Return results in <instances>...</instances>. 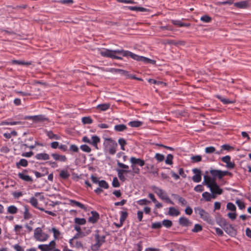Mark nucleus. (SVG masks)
I'll return each mask as SVG.
<instances>
[{
  "label": "nucleus",
  "instance_id": "1",
  "mask_svg": "<svg viewBox=\"0 0 251 251\" xmlns=\"http://www.w3.org/2000/svg\"><path fill=\"white\" fill-rule=\"evenodd\" d=\"M100 54L105 57H109L112 59L122 60V56H130L132 59L138 61H141L145 64H155L156 61L142 56H139L129 51L124 50H110L108 49H103L100 50Z\"/></svg>",
  "mask_w": 251,
  "mask_h": 251
},
{
  "label": "nucleus",
  "instance_id": "2",
  "mask_svg": "<svg viewBox=\"0 0 251 251\" xmlns=\"http://www.w3.org/2000/svg\"><path fill=\"white\" fill-rule=\"evenodd\" d=\"M103 146L106 152H108L109 154L112 155L116 153L118 145L116 142L114 140L110 138H105Z\"/></svg>",
  "mask_w": 251,
  "mask_h": 251
},
{
  "label": "nucleus",
  "instance_id": "3",
  "mask_svg": "<svg viewBox=\"0 0 251 251\" xmlns=\"http://www.w3.org/2000/svg\"><path fill=\"white\" fill-rule=\"evenodd\" d=\"M195 211L196 213L198 214L200 216V217L204 221L211 225L214 224V220L210 214L204 209L201 207H197L195 208Z\"/></svg>",
  "mask_w": 251,
  "mask_h": 251
},
{
  "label": "nucleus",
  "instance_id": "4",
  "mask_svg": "<svg viewBox=\"0 0 251 251\" xmlns=\"http://www.w3.org/2000/svg\"><path fill=\"white\" fill-rule=\"evenodd\" d=\"M151 189L161 199L171 204H174L173 201L168 197L167 194L162 189L155 186H152Z\"/></svg>",
  "mask_w": 251,
  "mask_h": 251
},
{
  "label": "nucleus",
  "instance_id": "5",
  "mask_svg": "<svg viewBox=\"0 0 251 251\" xmlns=\"http://www.w3.org/2000/svg\"><path fill=\"white\" fill-rule=\"evenodd\" d=\"M95 234V238L96 243L92 245V249L94 251H97L99 249L101 245L105 241V236H100L99 234V230H96Z\"/></svg>",
  "mask_w": 251,
  "mask_h": 251
},
{
  "label": "nucleus",
  "instance_id": "6",
  "mask_svg": "<svg viewBox=\"0 0 251 251\" xmlns=\"http://www.w3.org/2000/svg\"><path fill=\"white\" fill-rule=\"evenodd\" d=\"M34 237L37 241L44 242L48 240L49 236L47 233L43 232L40 227H37L34 230Z\"/></svg>",
  "mask_w": 251,
  "mask_h": 251
},
{
  "label": "nucleus",
  "instance_id": "7",
  "mask_svg": "<svg viewBox=\"0 0 251 251\" xmlns=\"http://www.w3.org/2000/svg\"><path fill=\"white\" fill-rule=\"evenodd\" d=\"M91 141L87 136L82 138V141L92 145L96 149H98V144L100 142V138L97 135H93L92 137Z\"/></svg>",
  "mask_w": 251,
  "mask_h": 251
},
{
  "label": "nucleus",
  "instance_id": "8",
  "mask_svg": "<svg viewBox=\"0 0 251 251\" xmlns=\"http://www.w3.org/2000/svg\"><path fill=\"white\" fill-rule=\"evenodd\" d=\"M25 120H31L34 123H38L48 121V119L44 115H39L35 116H26L24 118Z\"/></svg>",
  "mask_w": 251,
  "mask_h": 251
},
{
  "label": "nucleus",
  "instance_id": "9",
  "mask_svg": "<svg viewBox=\"0 0 251 251\" xmlns=\"http://www.w3.org/2000/svg\"><path fill=\"white\" fill-rule=\"evenodd\" d=\"M192 172L195 174L192 177V180L195 182H199L201 180V171L197 168H194L192 170Z\"/></svg>",
  "mask_w": 251,
  "mask_h": 251
},
{
  "label": "nucleus",
  "instance_id": "10",
  "mask_svg": "<svg viewBox=\"0 0 251 251\" xmlns=\"http://www.w3.org/2000/svg\"><path fill=\"white\" fill-rule=\"evenodd\" d=\"M209 188L212 193L221 195L223 193V190L219 187L216 181Z\"/></svg>",
  "mask_w": 251,
  "mask_h": 251
},
{
  "label": "nucleus",
  "instance_id": "11",
  "mask_svg": "<svg viewBox=\"0 0 251 251\" xmlns=\"http://www.w3.org/2000/svg\"><path fill=\"white\" fill-rule=\"evenodd\" d=\"M91 213L92 215L88 218V222L92 224L96 223L99 219V214L95 211H91Z\"/></svg>",
  "mask_w": 251,
  "mask_h": 251
},
{
  "label": "nucleus",
  "instance_id": "12",
  "mask_svg": "<svg viewBox=\"0 0 251 251\" xmlns=\"http://www.w3.org/2000/svg\"><path fill=\"white\" fill-rule=\"evenodd\" d=\"M249 0L240 1L234 3V5L239 8H246L249 6Z\"/></svg>",
  "mask_w": 251,
  "mask_h": 251
},
{
  "label": "nucleus",
  "instance_id": "13",
  "mask_svg": "<svg viewBox=\"0 0 251 251\" xmlns=\"http://www.w3.org/2000/svg\"><path fill=\"white\" fill-rule=\"evenodd\" d=\"M215 180L214 178H211L210 176H204L203 177V184L206 185L208 188L212 185L215 182Z\"/></svg>",
  "mask_w": 251,
  "mask_h": 251
},
{
  "label": "nucleus",
  "instance_id": "14",
  "mask_svg": "<svg viewBox=\"0 0 251 251\" xmlns=\"http://www.w3.org/2000/svg\"><path fill=\"white\" fill-rule=\"evenodd\" d=\"M178 222L179 225L183 226H188L192 225V222L185 217H181Z\"/></svg>",
  "mask_w": 251,
  "mask_h": 251
},
{
  "label": "nucleus",
  "instance_id": "15",
  "mask_svg": "<svg viewBox=\"0 0 251 251\" xmlns=\"http://www.w3.org/2000/svg\"><path fill=\"white\" fill-rule=\"evenodd\" d=\"M51 155L55 161L66 162L67 160L66 156L64 155H60L56 153H52Z\"/></svg>",
  "mask_w": 251,
  "mask_h": 251
},
{
  "label": "nucleus",
  "instance_id": "16",
  "mask_svg": "<svg viewBox=\"0 0 251 251\" xmlns=\"http://www.w3.org/2000/svg\"><path fill=\"white\" fill-rule=\"evenodd\" d=\"M24 172H26V170H24L23 173H19L18 174V176L21 179L27 181V182H32L33 179L31 177L29 176L26 175L24 173Z\"/></svg>",
  "mask_w": 251,
  "mask_h": 251
},
{
  "label": "nucleus",
  "instance_id": "17",
  "mask_svg": "<svg viewBox=\"0 0 251 251\" xmlns=\"http://www.w3.org/2000/svg\"><path fill=\"white\" fill-rule=\"evenodd\" d=\"M130 162L131 164H138L141 167L143 166L145 164L144 160L140 158H136L134 157H131L130 158Z\"/></svg>",
  "mask_w": 251,
  "mask_h": 251
},
{
  "label": "nucleus",
  "instance_id": "18",
  "mask_svg": "<svg viewBox=\"0 0 251 251\" xmlns=\"http://www.w3.org/2000/svg\"><path fill=\"white\" fill-rule=\"evenodd\" d=\"M116 170L119 179L122 181H125L126 180V177L124 176V174L126 173H129L130 172V171L127 170L117 169Z\"/></svg>",
  "mask_w": 251,
  "mask_h": 251
},
{
  "label": "nucleus",
  "instance_id": "19",
  "mask_svg": "<svg viewBox=\"0 0 251 251\" xmlns=\"http://www.w3.org/2000/svg\"><path fill=\"white\" fill-rule=\"evenodd\" d=\"M216 98L220 100V101L222 102L224 104L234 103V102H235V100H229V99L225 98L221 95H217Z\"/></svg>",
  "mask_w": 251,
  "mask_h": 251
},
{
  "label": "nucleus",
  "instance_id": "20",
  "mask_svg": "<svg viewBox=\"0 0 251 251\" xmlns=\"http://www.w3.org/2000/svg\"><path fill=\"white\" fill-rule=\"evenodd\" d=\"M38 160H47L50 159V155L46 153H38L35 155Z\"/></svg>",
  "mask_w": 251,
  "mask_h": 251
},
{
  "label": "nucleus",
  "instance_id": "21",
  "mask_svg": "<svg viewBox=\"0 0 251 251\" xmlns=\"http://www.w3.org/2000/svg\"><path fill=\"white\" fill-rule=\"evenodd\" d=\"M222 171L218 170H210V173L213 177H217L219 179L222 178Z\"/></svg>",
  "mask_w": 251,
  "mask_h": 251
},
{
  "label": "nucleus",
  "instance_id": "22",
  "mask_svg": "<svg viewBox=\"0 0 251 251\" xmlns=\"http://www.w3.org/2000/svg\"><path fill=\"white\" fill-rule=\"evenodd\" d=\"M69 202H70V204L72 205H75V206H77L82 209H84V210L86 209V207L84 206V205L82 203L79 202V201H76L73 200H70Z\"/></svg>",
  "mask_w": 251,
  "mask_h": 251
},
{
  "label": "nucleus",
  "instance_id": "23",
  "mask_svg": "<svg viewBox=\"0 0 251 251\" xmlns=\"http://www.w3.org/2000/svg\"><path fill=\"white\" fill-rule=\"evenodd\" d=\"M216 223L222 228L225 227L227 225L226 221L222 217L217 218L216 219Z\"/></svg>",
  "mask_w": 251,
  "mask_h": 251
},
{
  "label": "nucleus",
  "instance_id": "24",
  "mask_svg": "<svg viewBox=\"0 0 251 251\" xmlns=\"http://www.w3.org/2000/svg\"><path fill=\"white\" fill-rule=\"evenodd\" d=\"M42 172L40 173L37 171H34V173L36 176V177L39 178L42 176H44L47 175L48 174V169L46 168H42Z\"/></svg>",
  "mask_w": 251,
  "mask_h": 251
},
{
  "label": "nucleus",
  "instance_id": "25",
  "mask_svg": "<svg viewBox=\"0 0 251 251\" xmlns=\"http://www.w3.org/2000/svg\"><path fill=\"white\" fill-rule=\"evenodd\" d=\"M168 214L170 216H177L180 214V212L174 207H171L169 208Z\"/></svg>",
  "mask_w": 251,
  "mask_h": 251
},
{
  "label": "nucleus",
  "instance_id": "26",
  "mask_svg": "<svg viewBox=\"0 0 251 251\" xmlns=\"http://www.w3.org/2000/svg\"><path fill=\"white\" fill-rule=\"evenodd\" d=\"M172 23L174 25H178L180 27H182V26L189 27L190 26V23H182L180 21H179V20H172Z\"/></svg>",
  "mask_w": 251,
  "mask_h": 251
},
{
  "label": "nucleus",
  "instance_id": "27",
  "mask_svg": "<svg viewBox=\"0 0 251 251\" xmlns=\"http://www.w3.org/2000/svg\"><path fill=\"white\" fill-rule=\"evenodd\" d=\"M11 63L13 64H17L20 65H29L31 64V62H25L24 60H13L11 61Z\"/></svg>",
  "mask_w": 251,
  "mask_h": 251
},
{
  "label": "nucleus",
  "instance_id": "28",
  "mask_svg": "<svg viewBox=\"0 0 251 251\" xmlns=\"http://www.w3.org/2000/svg\"><path fill=\"white\" fill-rule=\"evenodd\" d=\"M110 106V103H102L97 105L96 107L97 109H99L101 111H105L109 108Z\"/></svg>",
  "mask_w": 251,
  "mask_h": 251
},
{
  "label": "nucleus",
  "instance_id": "29",
  "mask_svg": "<svg viewBox=\"0 0 251 251\" xmlns=\"http://www.w3.org/2000/svg\"><path fill=\"white\" fill-rule=\"evenodd\" d=\"M47 134L48 137L51 139L59 140L60 138L59 136L54 134L52 131H47Z\"/></svg>",
  "mask_w": 251,
  "mask_h": 251
},
{
  "label": "nucleus",
  "instance_id": "30",
  "mask_svg": "<svg viewBox=\"0 0 251 251\" xmlns=\"http://www.w3.org/2000/svg\"><path fill=\"white\" fill-rule=\"evenodd\" d=\"M126 128V126L124 124L117 125L114 126V129L119 132L123 131Z\"/></svg>",
  "mask_w": 251,
  "mask_h": 251
},
{
  "label": "nucleus",
  "instance_id": "31",
  "mask_svg": "<svg viewBox=\"0 0 251 251\" xmlns=\"http://www.w3.org/2000/svg\"><path fill=\"white\" fill-rule=\"evenodd\" d=\"M128 9L132 11H140V12H145L147 11V9L142 7H138V6H128Z\"/></svg>",
  "mask_w": 251,
  "mask_h": 251
},
{
  "label": "nucleus",
  "instance_id": "32",
  "mask_svg": "<svg viewBox=\"0 0 251 251\" xmlns=\"http://www.w3.org/2000/svg\"><path fill=\"white\" fill-rule=\"evenodd\" d=\"M59 176L63 179H66L70 176V174L67 170H63L60 171Z\"/></svg>",
  "mask_w": 251,
  "mask_h": 251
},
{
  "label": "nucleus",
  "instance_id": "33",
  "mask_svg": "<svg viewBox=\"0 0 251 251\" xmlns=\"http://www.w3.org/2000/svg\"><path fill=\"white\" fill-rule=\"evenodd\" d=\"M143 123L138 121H131L128 123V125L131 127H138L141 126Z\"/></svg>",
  "mask_w": 251,
  "mask_h": 251
},
{
  "label": "nucleus",
  "instance_id": "34",
  "mask_svg": "<svg viewBox=\"0 0 251 251\" xmlns=\"http://www.w3.org/2000/svg\"><path fill=\"white\" fill-rule=\"evenodd\" d=\"M27 165V161L25 159H21L19 162L16 163L17 168H20V166L26 167Z\"/></svg>",
  "mask_w": 251,
  "mask_h": 251
},
{
  "label": "nucleus",
  "instance_id": "35",
  "mask_svg": "<svg viewBox=\"0 0 251 251\" xmlns=\"http://www.w3.org/2000/svg\"><path fill=\"white\" fill-rule=\"evenodd\" d=\"M75 222L78 225H83L86 224V220L84 218H75Z\"/></svg>",
  "mask_w": 251,
  "mask_h": 251
},
{
  "label": "nucleus",
  "instance_id": "36",
  "mask_svg": "<svg viewBox=\"0 0 251 251\" xmlns=\"http://www.w3.org/2000/svg\"><path fill=\"white\" fill-rule=\"evenodd\" d=\"M128 215V213L126 211H121V217L120 219V222H121L122 224H123L124 222L125 221L126 218H127Z\"/></svg>",
  "mask_w": 251,
  "mask_h": 251
},
{
  "label": "nucleus",
  "instance_id": "37",
  "mask_svg": "<svg viewBox=\"0 0 251 251\" xmlns=\"http://www.w3.org/2000/svg\"><path fill=\"white\" fill-rule=\"evenodd\" d=\"M18 209L14 205L9 206L7 208V211L10 214H15L17 212Z\"/></svg>",
  "mask_w": 251,
  "mask_h": 251
},
{
  "label": "nucleus",
  "instance_id": "38",
  "mask_svg": "<svg viewBox=\"0 0 251 251\" xmlns=\"http://www.w3.org/2000/svg\"><path fill=\"white\" fill-rule=\"evenodd\" d=\"M53 233V236L55 239L58 238L60 235V231L55 227H52L50 230Z\"/></svg>",
  "mask_w": 251,
  "mask_h": 251
},
{
  "label": "nucleus",
  "instance_id": "39",
  "mask_svg": "<svg viewBox=\"0 0 251 251\" xmlns=\"http://www.w3.org/2000/svg\"><path fill=\"white\" fill-rule=\"evenodd\" d=\"M98 184L100 187L104 189H108L109 187L108 184L104 180L99 181Z\"/></svg>",
  "mask_w": 251,
  "mask_h": 251
},
{
  "label": "nucleus",
  "instance_id": "40",
  "mask_svg": "<svg viewBox=\"0 0 251 251\" xmlns=\"http://www.w3.org/2000/svg\"><path fill=\"white\" fill-rule=\"evenodd\" d=\"M162 225L167 228H169L172 226V222L169 220H164L162 222Z\"/></svg>",
  "mask_w": 251,
  "mask_h": 251
},
{
  "label": "nucleus",
  "instance_id": "41",
  "mask_svg": "<svg viewBox=\"0 0 251 251\" xmlns=\"http://www.w3.org/2000/svg\"><path fill=\"white\" fill-rule=\"evenodd\" d=\"M173 155L171 154H169L167 156L165 160V163L167 164L172 165L173 164Z\"/></svg>",
  "mask_w": 251,
  "mask_h": 251
},
{
  "label": "nucleus",
  "instance_id": "42",
  "mask_svg": "<svg viewBox=\"0 0 251 251\" xmlns=\"http://www.w3.org/2000/svg\"><path fill=\"white\" fill-rule=\"evenodd\" d=\"M82 122L84 124H90L93 120L90 117H84L82 118Z\"/></svg>",
  "mask_w": 251,
  "mask_h": 251
},
{
  "label": "nucleus",
  "instance_id": "43",
  "mask_svg": "<svg viewBox=\"0 0 251 251\" xmlns=\"http://www.w3.org/2000/svg\"><path fill=\"white\" fill-rule=\"evenodd\" d=\"M191 159L193 163L199 162L201 161V156L199 155L192 156Z\"/></svg>",
  "mask_w": 251,
  "mask_h": 251
},
{
  "label": "nucleus",
  "instance_id": "44",
  "mask_svg": "<svg viewBox=\"0 0 251 251\" xmlns=\"http://www.w3.org/2000/svg\"><path fill=\"white\" fill-rule=\"evenodd\" d=\"M85 235L84 234V233L82 232H77L74 237L73 238H72L71 239H70V243H72V241L75 239H77V238H82L84 236H85Z\"/></svg>",
  "mask_w": 251,
  "mask_h": 251
},
{
  "label": "nucleus",
  "instance_id": "45",
  "mask_svg": "<svg viewBox=\"0 0 251 251\" xmlns=\"http://www.w3.org/2000/svg\"><path fill=\"white\" fill-rule=\"evenodd\" d=\"M25 211L24 212V218L25 219H28L30 218L31 215L29 212L27 206H25Z\"/></svg>",
  "mask_w": 251,
  "mask_h": 251
},
{
  "label": "nucleus",
  "instance_id": "46",
  "mask_svg": "<svg viewBox=\"0 0 251 251\" xmlns=\"http://www.w3.org/2000/svg\"><path fill=\"white\" fill-rule=\"evenodd\" d=\"M80 149L84 152H90L91 151V148L87 145H82L80 147Z\"/></svg>",
  "mask_w": 251,
  "mask_h": 251
},
{
  "label": "nucleus",
  "instance_id": "47",
  "mask_svg": "<svg viewBox=\"0 0 251 251\" xmlns=\"http://www.w3.org/2000/svg\"><path fill=\"white\" fill-rule=\"evenodd\" d=\"M29 202L35 208H38V201L36 198L34 197L31 198Z\"/></svg>",
  "mask_w": 251,
  "mask_h": 251
},
{
  "label": "nucleus",
  "instance_id": "48",
  "mask_svg": "<svg viewBox=\"0 0 251 251\" xmlns=\"http://www.w3.org/2000/svg\"><path fill=\"white\" fill-rule=\"evenodd\" d=\"M226 208L227 209L234 212L236 211V209L235 205L231 202L227 203Z\"/></svg>",
  "mask_w": 251,
  "mask_h": 251
},
{
  "label": "nucleus",
  "instance_id": "49",
  "mask_svg": "<svg viewBox=\"0 0 251 251\" xmlns=\"http://www.w3.org/2000/svg\"><path fill=\"white\" fill-rule=\"evenodd\" d=\"M202 197L204 199L205 201H210V193L207 192H205L202 194Z\"/></svg>",
  "mask_w": 251,
  "mask_h": 251
},
{
  "label": "nucleus",
  "instance_id": "50",
  "mask_svg": "<svg viewBox=\"0 0 251 251\" xmlns=\"http://www.w3.org/2000/svg\"><path fill=\"white\" fill-rule=\"evenodd\" d=\"M155 159L159 162H161L164 160V156L163 154L157 153L155 155Z\"/></svg>",
  "mask_w": 251,
  "mask_h": 251
},
{
  "label": "nucleus",
  "instance_id": "51",
  "mask_svg": "<svg viewBox=\"0 0 251 251\" xmlns=\"http://www.w3.org/2000/svg\"><path fill=\"white\" fill-rule=\"evenodd\" d=\"M216 150L214 147L210 146L205 149V151L207 153H212L215 151Z\"/></svg>",
  "mask_w": 251,
  "mask_h": 251
},
{
  "label": "nucleus",
  "instance_id": "52",
  "mask_svg": "<svg viewBox=\"0 0 251 251\" xmlns=\"http://www.w3.org/2000/svg\"><path fill=\"white\" fill-rule=\"evenodd\" d=\"M236 203L237 204L238 206L240 209H244L245 208V203L240 201V200H237L236 201Z\"/></svg>",
  "mask_w": 251,
  "mask_h": 251
},
{
  "label": "nucleus",
  "instance_id": "53",
  "mask_svg": "<svg viewBox=\"0 0 251 251\" xmlns=\"http://www.w3.org/2000/svg\"><path fill=\"white\" fill-rule=\"evenodd\" d=\"M223 228L227 233H229L231 232L233 229L231 225L230 224H228V223H227V225L226 226H225V227H223Z\"/></svg>",
  "mask_w": 251,
  "mask_h": 251
},
{
  "label": "nucleus",
  "instance_id": "54",
  "mask_svg": "<svg viewBox=\"0 0 251 251\" xmlns=\"http://www.w3.org/2000/svg\"><path fill=\"white\" fill-rule=\"evenodd\" d=\"M202 230V226L199 224H196L192 231L194 232H198Z\"/></svg>",
  "mask_w": 251,
  "mask_h": 251
},
{
  "label": "nucleus",
  "instance_id": "55",
  "mask_svg": "<svg viewBox=\"0 0 251 251\" xmlns=\"http://www.w3.org/2000/svg\"><path fill=\"white\" fill-rule=\"evenodd\" d=\"M201 20L205 23H209L211 21V18L207 15H204L201 18Z\"/></svg>",
  "mask_w": 251,
  "mask_h": 251
},
{
  "label": "nucleus",
  "instance_id": "56",
  "mask_svg": "<svg viewBox=\"0 0 251 251\" xmlns=\"http://www.w3.org/2000/svg\"><path fill=\"white\" fill-rule=\"evenodd\" d=\"M117 165H118L119 167H120V168H121L123 169V170H128V169H129V167H128V165H126V164H124V163H121V162H119V161H117Z\"/></svg>",
  "mask_w": 251,
  "mask_h": 251
},
{
  "label": "nucleus",
  "instance_id": "57",
  "mask_svg": "<svg viewBox=\"0 0 251 251\" xmlns=\"http://www.w3.org/2000/svg\"><path fill=\"white\" fill-rule=\"evenodd\" d=\"M131 168H132V171L134 173L138 174L140 173V169L135 166V164H131Z\"/></svg>",
  "mask_w": 251,
  "mask_h": 251
},
{
  "label": "nucleus",
  "instance_id": "58",
  "mask_svg": "<svg viewBox=\"0 0 251 251\" xmlns=\"http://www.w3.org/2000/svg\"><path fill=\"white\" fill-rule=\"evenodd\" d=\"M162 225L160 222L153 223L151 225V227L153 229H158L161 227Z\"/></svg>",
  "mask_w": 251,
  "mask_h": 251
},
{
  "label": "nucleus",
  "instance_id": "59",
  "mask_svg": "<svg viewBox=\"0 0 251 251\" xmlns=\"http://www.w3.org/2000/svg\"><path fill=\"white\" fill-rule=\"evenodd\" d=\"M137 203L141 205H144V204H147L149 203H150V201L147 199H142L140 200L137 201Z\"/></svg>",
  "mask_w": 251,
  "mask_h": 251
},
{
  "label": "nucleus",
  "instance_id": "60",
  "mask_svg": "<svg viewBox=\"0 0 251 251\" xmlns=\"http://www.w3.org/2000/svg\"><path fill=\"white\" fill-rule=\"evenodd\" d=\"M194 189L197 192H201L203 191L204 188L202 185H198L195 187Z\"/></svg>",
  "mask_w": 251,
  "mask_h": 251
},
{
  "label": "nucleus",
  "instance_id": "61",
  "mask_svg": "<svg viewBox=\"0 0 251 251\" xmlns=\"http://www.w3.org/2000/svg\"><path fill=\"white\" fill-rule=\"evenodd\" d=\"M112 185L114 187H118L120 186V183L116 177H114L113 179Z\"/></svg>",
  "mask_w": 251,
  "mask_h": 251
},
{
  "label": "nucleus",
  "instance_id": "62",
  "mask_svg": "<svg viewBox=\"0 0 251 251\" xmlns=\"http://www.w3.org/2000/svg\"><path fill=\"white\" fill-rule=\"evenodd\" d=\"M222 160L225 163H227L229 161H230V157L229 155H226L222 158Z\"/></svg>",
  "mask_w": 251,
  "mask_h": 251
},
{
  "label": "nucleus",
  "instance_id": "63",
  "mask_svg": "<svg viewBox=\"0 0 251 251\" xmlns=\"http://www.w3.org/2000/svg\"><path fill=\"white\" fill-rule=\"evenodd\" d=\"M70 150L76 152L78 151V148L75 145H71L70 148Z\"/></svg>",
  "mask_w": 251,
  "mask_h": 251
},
{
  "label": "nucleus",
  "instance_id": "64",
  "mask_svg": "<svg viewBox=\"0 0 251 251\" xmlns=\"http://www.w3.org/2000/svg\"><path fill=\"white\" fill-rule=\"evenodd\" d=\"M22 228V226L19 225H16L14 227V230L16 232L17 234H19L20 233V230Z\"/></svg>",
  "mask_w": 251,
  "mask_h": 251
}]
</instances>
